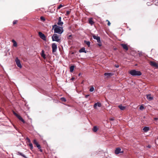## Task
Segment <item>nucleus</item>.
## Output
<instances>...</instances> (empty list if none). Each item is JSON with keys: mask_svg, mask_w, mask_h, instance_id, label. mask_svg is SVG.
Here are the masks:
<instances>
[{"mask_svg": "<svg viewBox=\"0 0 158 158\" xmlns=\"http://www.w3.org/2000/svg\"><path fill=\"white\" fill-rule=\"evenodd\" d=\"M52 29H54V33H57L59 34H61L64 31L62 27L58 26L56 24L52 26Z\"/></svg>", "mask_w": 158, "mask_h": 158, "instance_id": "1", "label": "nucleus"}, {"mask_svg": "<svg viewBox=\"0 0 158 158\" xmlns=\"http://www.w3.org/2000/svg\"><path fill=\"white\" fill-rule=\"evenodd\" d=\"M52 38L53 41H55L58 42L61 41V37L60 35H58L56 34H54L52 36Z\"/></svg>", "mask_w": 158, "mask_h": 158, "instance_id": "2", "label": "nucleus"}, {"mask_svg": "<svg viewBox=\"0 0 158 158\" xmlns=\"http://www.w3.org/2000/svg\"><path fill=\"white\" fill-rule=\"evenodd\" d=\"M129 73L133 76H139L142 75L140 71L135 70H131L129 72Z\"/></svg>", "mask_w": 158, "mask_h": 158, "instance_id": "3", "label": "nucleus"}, {"mask_svg": "<svg viewBox=\"0 0 158 158\" xmlns=\"http://www.w3.org/2000/svg\"><path fill=\"white\" fill-rule=\"evenodd\" d=\"M149 64L152 67H155L156 68H158V64L155 61H150Z\"/></svg>", "mask_w": 158, "mask_h": 158, "instance_id": "4", "label": "nucleus"}, {"mask_svg": "<svg viewBox=\"0 0 158 158\" xmlns=\"http://www.w3.org/2000/svg\"><path fill=\"white\" fill-rule=\"evenodd\" d=\"M15 61L16 62V64L18 66V67L19 68H21L22 67V66L21 65L20 63V61L18 57H16L15 59Z\"/></svg>", "mask_w": 158, "mask_h": 158, "instance_id": "5", "label": "nucleus"}, {"mask_svg": "<svg viewBox=\"0 0 158 158\" xmlns=\"http://www.w3.org/2000/svg\"><path fill=\"white\" fill-rule=\"evenodd\" d=\"M33 144L38 148V149L41 148V147L39 143L36 139H34L33 140Z\"/></svg>", "mask_w": 158, "mask_h": 158, "instance_id": "6", "label": "nucleus"}, {"mask_svg": "<svg viewBox=\"0 0 158 158\" xmlns=\"http://www.w3.org/2000/svg\"><path fill=\"white\" fill-rule=\"evenodd\" d=\"M52 52L53 53L55 52L57 49V45L55 43H53L52 44Z\"/></svg>", "mask_w": 158, "mask_h": 158, "instance_id": "7", "label": "nucleus"}, {"mask_svg": "<svg viewBox=\"0 0 158 158\" xmlns=\"http://www.w3.org/2000/svg\"><path fill=\"white\" fill-rule=\"evenodd\" d=\"M39 35L40 37L43 40H46V36L45 35L42 33L41 32H39Z\"/></svg>", "mask_w": 158, "mask_h": 158, "instance_id": "8", "label": "nucleus"}, {"mask_svg": "<svg viewBox=\"0 0 158 158\" xmlns=\"http://www.w3.org/2000/svg\"><path fill=\"white\" fill-rule=\"evenodd\" d=\"M121 45L123 48L126 51H127L128 50V48L127 44H121Z\"/></svg>", "mask_w": 158, "mask_h": 158, "instance_id": "9", "label": "nucleus"}, {"mask_svg": "<svg viewBox=\"0 0 158 158\" xmlns=\"http://www.w3.org/2000/svg\"><path fill=\"white\" fill-rule=\"evenodd\" d=\"M97 106L98 107H101L102 106L101 103L99 102L95 103L94 105V108L95 109H96L97 108Z\"/></svg>", "mask_w": 158, "mask_h": 158, "instance_id": "10", "label": "nucleus"}, {"mask_svg": "<svg viewBox=\"0 0 158 158\" xmlns=\"http://www.w3.org/2000/svg\"><path fill=\"white\" fill-rule=\"evenodd\" d=\"M121 149L119 148H116V149L115 150V153L116 154H118L120 153H123V152L122 151V152H121Z\"/></svg>", "mask_w": 158, "mask_h": 158, "instance_id": "11", "label": "nucleus"}, {"mask_svg": "<svg viewBox=\"0 0 158 158\" xmlns=\"http://www.w3.org/2000/svg\"><path fill=\"white\" fill-rule=\"evenodd\" d=\"M93 37L94 39H95L97 40V41L98 43H100L101 40L100 38L99 37L94 35L93 36Z\"/></svg>", "mask_w": 158, "mask_h": 158, "instance_id": "12", "label": "nucleus"}, {"mask_svg": "<svg viewBox=\"0 0 158 158\" xmlns=\"http://www.w3.org/2000/svg\"><path fill=\"white\" fill-rule=\"evenodd\" d=\"M147 98L149 101H150L153 99V97L151 96V94H148L146 95Z\"/></svg>", "mask_w": 158, "mask_h": 158, "instance_id": "13", "label": "nucleus"}, {"mask_svg": "<svg viewBox=\"0 0 158 158\" xmlns=\"http://www.w3.org/2000/svg\"><path fill=\"white\" fill-rule=\"evenodd\" d=\"M61 18L60 17L58 18V22L57 23V24L59 25L62 26L63 24V22L61 21Z\"/></svg>", "mask_w": 158, "mask_h": 158, "instance_id": "14", "label": "nucleus"}, {"mask_svg": "<svg viewBox=\"0 0 158 158\" xmlns=\"http://www.w3.org/2000/svg\"><path fill=\"white\" fill-rule=\"evenodd\" d=\"M41 55L42 57L44 59H46V55L44 53V50H42L41 52Z\"/></svg>", "mask_w": 158, "mask_h": 158, "instance_id": "15", "label": "nucleus"}, {"mask_svg": "<svg viewBox=\"0 0 158 158\" xmlns=\"http://www.w3.org/2000/svg\"><path fill=\"white\" fill-rule=\"evenodd\" d=\"M79 52L80 53L84 52L85 53H86V51L85 50V48H82L79 51Z\"/></svg>", "mask_w": 158, "mask_h": 158, "instance_id": "16", "label": "nucleus"}, {"mask_svg": "<svg viewBox=\"0 0 158 158\" xmlns=\"http://www.w3.org/2000/svg\"><path fill=\"white\" fill-rule=\"evenodd\" d=\"M89 23L91 25H92L94 23V22L93 21V19L92 18H90L89 20Z\"/></svg>", "mask_w": 158, "mask_h": 158, "instance_id": "17", "label": "nucleus"}, {"mask_svg": "<svg viewBox=\"0 0 158 158\" xmlns=\"http://www.w3.org/2000/svg\"><path fill=\"white\" fill-rule=\"evenodd\" d=\"M105 76H107L108 77L112 76L114 75L113 73H105L104 74Z\"/></svg>", "mask_w": 158, "mask_h": 158, "instance_id": "18", "label": "nucleus"}, {"mask_svg": "<svg viewBox=\"0 0 158 158\" xmlns=\"http://www.w3.org/2000/svg\"><path fill=\"white\" fill-rule=\"evenodd\" d=\"M143 130L145 132H147L149 130V128L148 127H145L143 128Z\"/></svg>", "mask_w": 158, "mask_h": 158, "instance_id": "19", "label": "nucleus"}, {"mask_svg": "<svg viewBox=\"0 0 158 158\" xmlns=\"http://www.w3.org/2000/svg\"><path fill=\"white\" fill-rule=\"evenodd\" d=\"M75 66L74 65H72L70 68V72L72 73L73 72Z\"/></svg>", "mask_w": 158, "mask_h": 158, "instance_id": "20", "label": "nucleus"}, {"mask_svg": "<svg viewBox=\"0 0 158 158\" xmlns=\"http://www.w3.org/2000/svg\"><path fill=\"white\" fill-rule=\"evenodd\" d=\"M118 107L121 110H124L126 108L125 107L122 105H119Z\"/></svg>", "mask_w": 158, "mask_h": 158, "instance_id": "21", "label": "nucleus"}, {"mask_svg": "<svg viewBox=\"0 0 158 158\" xmlns=\"http://www.w3.org/2000/svg\"><path fill=\"white\" fill-rule=\"evenodd\" d=\"M84 43L86 44L88 47H89L90 46V42L89 41H88L86 40L84 41Z\"/></svg>", "mask_w": 158, "mask_h": 158, "instance_id": "22", "label": "nucleus"}, {"mask_svg": "<svg viewBox=\"0 0 158 158\" xmlns=\"http://www.w3.org/2000/svg\"><path fill=\"white\" fill-rule=\"evenodd\" d=\"M98 130V128L96 126H94L93 128V131L94 132H96Z\"/></svg>", "mask_w": 158, "mask_h": 158, "instance_id": "23", "label": "nucleus"}, {"mask_svg": "<svg viewBox=\"0 0 158 158\" xmlns=\"http://www.w3.org/2000/svg\"><path fill=\"white\" fill-rule=\"evenodd\" d=\"M29 145L30 147V149L31 150H32L33 148V146L32 144L31 143H29Z\"/></svg>", "mask_w": 158, "mask_h": 158, "instance_id": "24", "label": "nucleus"}, {"mask_svg": "<svg viewBox=\"0 0 158 158\" xmlns=\"http://www.w3.org/2000/svg\"><path fill=\"white\" fill-rule=\"evenodd\" d=\"M60 100L61 101L64 102H65L66 101L65 98H63V97L61 98H60Z\"/></svg>", "mask_w": 158, "mask_h": 158, "instance_id": "25", "label": "nucleus"}, {"mask_svg": "<svg viewBox=\"0 0 158 158\" xmlns=\"http://www.w3.org/2000/svg\"><path fill=\"white\" fill-rule=\"evenodd\" d=\"M72 35H69L67 37V39L69 40H72Z\"/></svg>", "mask_w": 158, "mask_h": 158, "instance_id": "26", "label": "nucleus"}, {"mask_svg": "<svg viewBox=\"0 0 158 158\" xmlns=\"http://www.w3.org/2000/svg\"><path fill=\"white\" fill-rule=\"evenodd\" d=\"M94 87L93 86H91L90 89L89 91L90 92H93L94 91Z\"/></svg>", "mask_w": 158, "mask_h": 158, "instance_id": "27", "label": "nucleus"}, {"mask_svg": "<svg viewBox=\"0 0 158 158\" xmlns=\"http://www.w3.org/2000/svg\"><path fill=\"white\" fill-rule=\"evenodd\" d=\"M23 123H25V121L22 118V117L20 118L19 119Z\"/></svg>", "mask_w": 158, "mask_h": 158, "instance_id": "28", "label": "nucleus"}, {"mask_svg": "<svg viewBox=\"0 0 158 158\" xmlns=\"http://www.w3.org/2000/svg\"><path fill=\"white\" fill-rule=\"evenodd\" d=\"M63 6L62 5H60L57 8V10H59V9H60L62 7H63Z\"/></svg>", "mask_w": 158, "mask_h": 158, "instance_id": "29", "label": "nucleus"}, {"mask_svg": "<svg viewBox=\"0 0 158 158\" xmlns=\"http://www.w3.org/2000/svg\"><path fill=\"white\" fill-rule=\"evenodd\" d=\"M70 11H67L66 13V15H68L70 13Z\"/></svg>", "mask_w": 158, "mask_h": 158, "instance_id": "30", "label": "nucleus"}, {"mask_svg": "<svg viewBox=\"0 0 158 158\" xmlns=\"http://www.w3.org/2000/svg\"><path fill=\"white\" fill-rule=\"evenodd\" d=\"M40 19L42 21H44L45 20V18L43 16L41 17Z\"/></svg>", "mask_w": 158, "mask_h": 158, "instance_id": "31", "label": "nucleus"}, {"mask_svg": "<svg viewBox=\"0 0 158 158\" xmlns=\"http://www.w3.org/2000/svg\"><path fill=\"white\" fill-rule=\"evenodd\" d=\"M144 109V107L142 105L140 106L139 107V109L141 110H142Z\"/></svg>", "mask_w": 158, "mask_h": 158, "instance_id": "32", "label": "nucleus"}, {"mask_svg": "<svg viewBox=\"0 0 158 158\" xmlns=\"http://www.w3.org/2000/svg\"><path fill=\"white\" fill-rule=\"evenodd\" d=\"M106 21L108 22L107 25L108 26H110V21L108 20H107Z\"/></svg>", "mask_w": 158, "mask_h": 158, "instance_id": "33", "label": "nucleus"}, {"mask_svg": "<svg viewBox=\"0 0 158 158\" xmlns=\"http://www.w3.org/2000/svg\"><path fill=\"white\" fill-rule=\"evenodd\" d=\"M13 46L14 47H17V43H16V42H14L13 43Z\"/></svg>", "mask_w": 158, "mask_h": 158, "instance_id": "34", "label": "nucleus"}, {"mask_svg": "<svg viewBox=\"0 0 158 158\" xmlns=\"http://www.w3.org/2000/svg\"><path fill=\"white\" fill-rule=\"evenodd\" d=\"M26 139L27 140L28 142H29V143H31V140L29 138H26Z\"/></svg>", "mask_w": 158, "mask_h": 158, "instance_id": "35", "label": "nucleus"}, {"mask_svg": "<svg viewBox=\"0 0 158 158\" xmlns=\"http://www.w3.org/2000/svg\"><path fill=\"white\" fill-rule=\"evenodd\" d=\"M17 21L16 20H15L13 22V24L14 25H15L17 23Z\"/></svg>", "mask_w": 158, "mask_h": 158, "instance_id": "36", "label": "nucleus"}, {"mask_svg": "<svg viewBox=\"0 0 158 158\" xmlns=\"http://www.w3.org/2000/svg\"><path fill=\"white\" fill-rule=\"evenodd\" d=\"M18 153L19 155H20L22 156V154H23L22 153L20 152H18Z\"/></svg>", "mask_w": 158, "mask_h": 158, "instance_id": "37", "label": "nucleus"}, {"mask_svg": "<svg viewBox=\"0 0 158 158\" xmlns=\"http://www.w3.org/2000/svg\"><path fill=\"white\" fill-rule=\"evenodd\" d=\"M98 45L99 46V47H101L102 46V44L101 43V42H100V43H99Z\"/></svg>", "mask_w": 158, "mask_h": 158, "instance_id": "38", "label": "nucleus"}, {"mask_svg": "<svg viewBox=\"0 0 158 158\" xmlns=\"http://www.w3.org/2000/svg\"><path fill=\"white\" fill-rule=\"evenodd\" d=\"M17 117L19 119L21 117L19 115Z\"/></svg>", "mask_w": 158, "mask_h": 158, "instance_id": "39", "label": "nucleus"}, {"mask_svg": "<svg viewBox=\"0 0 158 158\" xmlns=\"http://www.w3.org/2000/svg\"><path fill=\"white\" fill-rule=\"evenodd\" d=\"M17 117L19 119L21 117L19 115Z\"/></svg>", "mask_w": 158, "mask_h": 158, "instance_id": "40", "label": "nucleus"}, {"mask_svg": "<svg viewBox=\"0 0 158 158\" xmlns=\"http://www.w3.org/2000/svg\"><path fill=\"white\" fill-rule=\"evenodd\" d=\"M22 156H23V157H24L25 158H27V157L25 156L24 154H23Z\"/></svg>", "mask_w": 158, "mask_h": 158, "instance_id": "41", "label": "nucleus"}, {"mask_svg": "<svg viewBox=\"0 0 158 158\" xmlns=\"http://www.w3.org/2000/svg\"><path fill=\"white\" fill-rule=\"evenodd\" d=\"M22 156H23V157H24L25 158H27V157L25 156L24 154H23Z\"/></svg>", "mask_w": 158, "mask_h": 158, "instance_id": "42", "label": "nucleus"}, {"mask_svg": "<svg viewBox=\"0 0 158 158\" xmlns=\"http://www.w3.org/2000/svg\"><path fill=\"white\" fill-rule=\"evenodd\" d=\"M110 120L111 121H114V118H110Z\"/></svg>", "mask_w": 158, "mask_h": 158, "instance_id": "43", "label": "nucleus"}, {"mask_svg": "<svg viewBox=\"0 0 158 158\" xmlns=\"http://www.w3.org/2000/svg\"><path fill=\"white\" fill-rule=\"evenodd\" d=\"M89 96V95H86L85 96V98H87Z\"/></svg>", "mask_w": 158, "mask_h": 158, "instance_id": "44", "label": "nucleus"}, {"mask_svg": "<svg viewBox=\"0 0 158 158\" xmlns=\"http://www.w3.org/2000/svg\"><path fill=\"white\" fill-rule=\"evenodd\" d=\"M115 66L116 68H118L119 67V65L118 64H116L115 65Z\"/></svg>", "mask_w": 158, "mask_h": 158, "instance_id": "45", "label": "nucleus"}, {"mask_svg": "<svg viewBox=\"0 0 158 158\" xmlns=\"http://www.w3.org/2000/svg\"><path fill=\"white\" fill-rule=\"evenodd\" d=\"M40 149V151L41 152H43V150L42 149H41V148L40 149Z\"/></svg>", "mask_w": 158, "mask_h": 158, "instance_id": "46", "label": "nucleus"}, {"mask_svg": "<svg viewBox=\"0 0 158 158\" xmlns=\"http://www.w3.org/2000/svg\"><path fill=\"white\" fill-rule=\"evenodd\" d=\"M12 42L14 43V42H15L16 41L14 40H12Z\"/></svg>", "mask_w": 158, "mask_h": 158, "instance_id": "47", "label": "nucleus"}, {"mask_svg": "<svg viewBox=\"0 0 158 158\" xmlns=\"http://www.w3.org/2000/svg\"><path fill=\"white\" fill-rule=\"evenodd\" d=\"M74 79H75V78H74V77H72V78L71 79V80L73 81V80Z\"/></svg>", "mask_w": 158, "mask_h": 158, "instance_id": "48", "label": "nucleus"}, {"mask_svg": "<svg viewBox=\"0 0 158 158\" xmlns=\"http://www.w3.org/2000/svg\"><path fill=\"white\" fill-rule=\"evenodd\" d=\"M158 119V118H154V119L155 120H157Z\"/></svg>", "mask_w": 158, "mask_h": 158, "instance_id": "49", "label": "nucleus"}, {"mask_svg": "<svg viewBox=\"0 0 158 158\" xmlns=\"http://www.w3.org/2000/svg\"><path fill=\"white\" fill-rule=\"evenodd\" d=\"M17 117L18 115L19 114H17V113L16 114H15V115Z\"/></svg>", "mask_w": 158, "mask_h": 158, "instance_id": "50", "label": "nucleus"}, {"mask_svg": "<svg viewBox=\"0 0 158 158\" xmlns=\"http://www.w3.org/2000/svg\"><path fill=\"white\" fill-rule=\"evenodd\" d=\"M13 114L14 115L16 113L15 112H13Z\"/></svg>", "mask_w": 158, "mask_h": 158, "instance_id": "51", "label": "nucleus"}, {"mask_svg": "<svg viewBox=\"0 0 158 158\" xmlns=\"http://www.w3.org/2000/svg\"><path fill=\"white\" fill-rule=\"evenodd\" d=\"M148 147L149 148H150V146H148Z\"/></svg>", "mask_w": 158, "mask_h": 158, "instance_id": "52", "label": "nucleus"}, {"mask_svg": "<svg viewBox=\"0 0 158 158\" xmlns=\"http://www.w3.org/2000/svg\"><path fill=\"white\" fill-rule=\"evenodd\" d=\"M80 73H79V76H80Z\"/></svg>", "mask_w": 158, "mask_h": 158, "instance_id": "53", "label": "nucleus"}]
</instances>
